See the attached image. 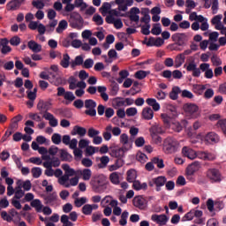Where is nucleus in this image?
<instances>
[{
  "label": "nucleus",
  "mask_w": 226,
  "mask_h": 226,
  "mask_svg": "<svg viewBox=\"0 0 226 226\" xmlns=\"http://www.w3.org/2000/svg\"><path fill=\"white\" fill-rule=\"evenodd\" d=\"M109 206H117V200H112V198L110 196H106L102 200V206H103V207H107V206H109Z\"/></svg>",
  "instance_id": "nucleus-36"
},
{
  "label": "nucleus",
  "mask_w": 226,
  "mask_h": 226,
  "mask_svg": "<svg viewBox=\"0 0 226 226\" xmlns=\"http://www.w3.org/2000/svg\"><path fill=\"white\" fill-rule=\"evenodd\" d=\"M130 77V72L127 70H123L119 72V78L117 79L118 84H123L124 82V79H128Z\"/></svg>",
  "instance_id": "nucleus-47"
},
{
  "label": "nucleus",
  "mask_w": 226,
  "mask_h": 226,
  "mask_svg": "<svg viewBox=\"0 0 226 226\" xmlns=\"http://www.w3.org/2000/svg\"><path fill=\"white\" fill-rule=\"evenodd\" d=\"M136 160L139 162V163H146L147 162V155L142 152H138L136 154Z\"/></svg>",
  "instance_id": "nucleus-59"
},
{
  "label": "nucleus",
  "mask_w": 226,
  "mask_h": 226,
  "mask_svg": "<svg viewBox=\"0 0 226 226\" xmlns=\"http://www.w3.org/2000/svg\"><path fill=\"white\" fill-rule=\"evenodd\" d=\"M112 125L109 124L108 126H106L105 128V132L102 133V137L104 139V140H110V139H112Z\"/></svg>",
  "instance_id": "nucleus-46"
},
{
  "label": "nucleus",
  "mask_w": 226,
  "mask_h": 226,
  "mask_svg": "<svg viewBox=\"0 0 226 226\" xmlns=\"http://www.w3.org/2000/svg\"><path fill=\"white\" fill-rule=\"evenodd\" d=\"M84 64V57L82 56H77L73 61L71 62V67L80 66Z\"/></svg>",
  "instance_id": "nucleus-53"
},
{
  "label": "nucleus",
  "mask_w": 226,
  "mask_h": 226,
  "mask_svg": "<svg viewBox=\"0 0 226 226\" xmlns=\"http://www.w3.org/2000/svg\"><path fill=\"white\" fill-rule=\"evenodd\" d=\"M217 127L221 128L222 132H224L226 130V118L219 119L217 122Z\"/></svg>",
  "instance_id": "nucleus-64"
},
{
  "label": "nucleus",
  "mask_w": 226,
  "mask_h": 226,
  "mask_svg": "<svg viewBox=\"0 0 226 226\" xmlns=\"http://www.w3.org/2000/svg\"><path fill=\"white\" fill-rule=\"evenodd\" d=\"M186 57L183 54H179L178 56H176L175 58V68H181L183 64H185V60Z\"/></svg>",
  "instance_id": "nucleus-41"
},
{
  "label": "nucleus",
  "mask_w": 226,
  "mask_h": 226,
  "mask_svg": "<svg viewBox=\"0 0 226 226\" xmlns=\"http://www.w3.org/2000/svg\"><path fill=\"white\" fill-rule=\"evenodd\" d=\"M77 176H79L83 181H90L93 177V171L90 169L78 170Z\"/></svg>",
  "instance_id": "nucleus-13"
},
{
  "label": "nucleus",
  "mask_w": 226,
  "mask_h": 226,
  "mask_svg": "<svg viewBox=\"0 0 226 226\" xmlns=\"http://www.w3.org/2000/svg\"><path fill=\"white\" fill-rule=\"evenodd\" d=\"M60 222L63 226H73V222H70V217L66 215L61 216Z\"/></svg>",
  "instance_id": "nucleus-61"
},
{
  "label": "nucleus",
  "mask_w": 226,
  "mask_h": 226,
  "mask_svg": "<svg viewBox=\"0 0 226 226\" xmlns=\"http://www.w3.org/2000/svg\"><path fill=\"white\" fill-rule=\"evenodd\" d=\"M37 109L40 110V112H46V110L50 109V104L49 102L40 101L37 104Z\"/></svg>",
  "instance_id": "nucleus-51"
},
{
  "label": "nucleus",
  "mask_w": 226,
  "mask_h": 226,
  "mask_svg": "<svg viewBox=\"0 0 226 226\" xmlns=\"http://www.w3.org/2000/svg\"><path fill=\"white\" fill-rule=\"evenodd\" d=\"M117 15H119V12L116 10H113L109 12V15L106 17V22L107 24H114L116 20H118L119 18H117Z\"/></svg>",
  "instance_id": "nucleus-29"
},
{
  "label": "nucleus",
  "mask_w": 226,
  "mask_h": 226,
  "mask_svg": "<svg viewBox=\"0 0 226 226\" xmlns=\"http://www.w3.org/2000/svg\"><path fill=\"white\" fill-rule=\"evenodd\" d=\"M185 6V12L190 13V11H192V10H193L197 6V4H195V1L193 0H186Z\"/></svg>",
  "instance_id": "nucleus-56"
},
{
  "label": "nucleus",
  "mask_w": 226,
  "mask_h": 226,
  "mask_svg": "<svg viewBox=\"0 0 226 226\" xmlns=\"http://www.w3.org/2000/svg\"><path fill=\"white\" fill-rule=\"evenodd\" d=\"M27 45H28V49L32 50V52H35V53L41 52V45L38 44L36 41H28Z\"/></svg>",
  "instance_id": "nucleus-30"
},
{
  "label": "nucleus",
  "mask_w": 226,
  "mask_h": 226,
  "mask_svg": "<svg viewBox=\"0 0 226 226\" xmlns=\"http://www.w3.org/2000/svg\"><path fill=\"white\" fill-rule=\"evenodd\" d=\"M181 147L177 139L173 138H167L163 142V151L166 154H174L177 153Z\"/></svg>",
  "instance_id": "nucleus-3"
},
{
  "label": "nucleus",
  "mask_w": 226,
  "mask_h": 226,
  "mask_svg": "<svg viewBox=\"0 0 226 226\" xmlns=\"http://www.w3.org/2000/svg\"><path fill=\"white\" fill-rule=\"evenodd\" d=\"M137 179V170H129L127 171V181L128 183H134Z\"/></svg>",
  "instance_id": "nucleus-50"
},
{
  "label": "nucleus",
  "mask_w": 226,
  "mask_h": 226,
  "mask_svg": "<svg viewBox=\"0 0 226 226\" xmlns=\"http://www.w3.org/2000/svg\"><path fill=\"white\" fill-rule=\"evenodd\" d=\"M94 209H98V205L87 204V205L83 206V207H82L83 215H91V213H93Z\"/></svg>",
  "instance_id": "nucleus-38"
},
{
  "label": "nucleus",
  "mask_w": 226,
  "mask_h": 226,
  "mask_svg": "<svg viewBox=\"0 0 226 226\" xmlns=\"http://www.w3.org/2000/svg\"><path fill=\"white\" fill-rule=\"evenodd\" d=\"M85 109H87L85 111L87 116H91V117H94V116H96V102L93 99L85 100Z\"/></svg>",
  "instance_id": "nucleus-7"
},
{
  "label": "nucleus",
  "mask_w": 226,
  "mask_h": 226,
  "mask_svg": "<svg viewBox=\"0 0 226 226\" xmlns=\"http://www.w3.org/2000/svg\"><path fill=\"white\" fill-rule=\"evenodd\" d=\"M207 177L211 183H220L222 181V174L216 169H210L207 172Z\"/></svg>",
  "instance_id": "nucleus-8"
},
{
  "label": "nucleus",
  "mask_w": 226,
  "mask_h": 226,
  "mask_svg": "<svg viewBox=\"0 0 226 226\" xmlns=\"http://www.w3.org/2000/svg\"><path fill=\"white\" fill-rule=\"evenodd\" d=\"M182 154L186 158H189V160H195V158H197V152L192 148H190V147H184L182 148Z\"/></svg>",
  "instance_id": "nucleus-18"
},
{
  "label": "nucleus",
  "mask_w": 226,
  "mask_h": 226,
  "mask_svg": "<svg viewBox=\"0 0 226 226\" xmlns=\"http://www.w3.org/2000/svg\"><path fill=\"white\" fill-rule=\"evenodd\" d=\"M140 13V9L137 7H132L130 11L129 19L132 22H139L140 20V17L139 14Z\"/></svg>",
  "instance_id": "nucleus-22"
},
{
  "label": "nucleus",
  "mask_w": 226,
  "mask_h": 226,
  "mask_svg": "<svg viewBox=\"0 0 226 226\" xmlns=\"http://www.w3.org/2000/svg\"><path fill=\"white\" fill-rule=\"evenodd\" d=\"M59 185H62V186H64L65 188H70V177L67 175H62L58 178Z\"/></svg>",
  "instance_id": "nucleus-37"
},
{
  "label": "nucleus",
  "mask_w": 226,
  "mask_h": 226,
  "mask_svg": "<svg viewBox=\"0 0 226 226\" xmlns=\"http://www.w3.org/2000/svg\"><path fill=\"white\" fill-rule=\"evenodd\" d=\"M109 181L110 183H112V185H120L121 183V180L119 178V173L118 172H112L110 175H109Z\"/></svg>",
  "instance_id": "nucleus-45"
},
{
  "label": "nucleus",
  "mask_w": 226,
  "mask_h": 226,
  "mask_svg": "<svg viewBox=\"0 0 226 226\" xmlns=\"http://www.w3.org/2000/svg\"><path fill=\"white\" fill-rule=\"evenodd\" d=\"M192 89L196 94H202L206 91V85H193Z\"/></svg>",
  "instance_id": "nucleus-57"
},
{
  "label": "nucleus",
  "mask_w": 226,
  "mask_h": 226,
  "mask_svg": "<svg viewBox=\"0 0 226 226\" xmlns=\"http://www.w3.org/2000/svg\"><path fill=\"white\" fill-rule=\"evenodd\" d=\"M86 133H87V130L79 125H75L71 132L72 135H79V137H86Z\"/></svg>",
  "instance_id": "nucleus-23"
},
{
  "label": "nucleus",
  "mask_w": 226,
  "mask_h": 226,
  "mask_svg": "<svg viewBox=\"0 0 226 226\" xmlns=\"http://www.w3.org/2000/svg\"><path fill=\"white\" fill-rule=\"evenodd\" d=\"M8 43H10V41H8V39L6 38L1 39L0 45L2 47V49H1L2 54L6 55L11 52V47H10Z\"/></svg>",
  "instance_id": "nucleus-26"
},
{
  "label": "nucleus",
  "mask_w": 226,
  "mask_h": 226,
  "mask_svg": "<svg viewBox=\"0 0 226 226\" xmlns=\"http://www.w3.org/2000/svg\"><path fill=\"white\" fill-rule=\"evenodd\" d=\"M197 139H200L205 144H218L220 142V136L215 132H210L207 133L204 137L202 134H198Z\"/></svg>",
  "instance_id": "nucleus-6"
},
{
  "label": "nucleus",
  "mask_w": 226,
  "mask_h": 226,
  "mask_svg": "<svg viewBox=\"0 0 226 226\" xmlns=\"http://www.w3.org/2000/svg\"><path fill=\"white\" fill-rule=\"evenodd\" d=\"M152 34H154V36H159V34H162V25L160 24H154L151 30Z\"/></svg>",
  "instance_id": "nucleus-60"
},
{
  "label": "nucleus",
  "mask_w": 226,
  "mask_h": 226,
  "mask_svg": "<svg viewBox=\"0 0 226 226\" xmlns=\"http://www.w3.org/2000/svg\"><path fill=\"white\" fill-rule=\"evenodd\" d=\"M123 165H124V161H123V159H118L115 162L114 164L108 166V170L109 172H116V170H119Z\"/></svg>",
  "instance_id": "nucleus-28"
},
{
  "label": "nucleus",
  "mask_w": 226,
  "mask_h": 226,
  "mask_svg": "<svg viewBox=\"0 0 226 226\" xmlns=\"http://www.w3.org/2000/svg\"><path fill=\"white\" fill-rule=\"evenodd\" d=\"M112 107L114 109H121V107H124V100L119 97L115 98L112 102Z\"/></svg>",
  "instance_id": "nucleus-48"
},
{
  "label": "nucleus",
  "mask_w": 226,
  "mask_h": 226,
  "mask_svg": "<svg viewBox=\"0 0 226 226\" xmlns=\"http://www.w3.org/2000/svg\"><path fill=\"white\" fill-rule=\"evenodd\" d=\"M165 43V41L161 37L154 39L150 38L147 42V47H162Z\"/></svg>",
  "instance_id": "nucleus-27"
},
{
  "label": "nucleus",
  "mask_w": 226,
  "mask_h": 226,
  "mask_svg": "<svg viewBox=\"0 0 226 226\" xmlns=\"http://www.w3.org/2000/svg\"><path fill=\"white\" fill-rule=\"evenodd\" d=\"M200 170V162H194L187 166L186 175L193 176V174H195V172H199Z\"/></svg>",
  "instance_id": "nucleus-17"
},
{
  "label": "nucleus",
  "mask_w": 226,
  "mask_h": 226,
  "mask_svg": "<svg viewBox=\"0 0 226 226\" xmlns=\"http://www.w3.org/2000/svg\"><path fill=\"white\" fill-rule=\"evenodd\" d=\"M132 204L138 209H146L147 207V201L142 196H136L132 200Z\"/></svg>",
  "instance_id": "nucleus-11"
},
{
  "label": "nucleus",
  "mask_w": 226,
  "mask_h": 226,
  "mask_svg": "<svg viewBox=\"0 0 226 226\" xmlns=\"http://www.w3.org/2000/svg\"><path fill=\"white\" fill-rule=\"evenodd\" d=\"M68 84L69 89H71V91L77 89V87L79 88L75 91V94L78 96V98H82V96H84V94H86V91H84V89L87 87V85L85 81H79L77 78L71 76L68 79Z\"/></svg>",
  "instance_id": "nucleus-2"
},
{
  "label": "nucleus",
  "mask_w": 226,
  "mask_h": 226,
  "mask_svg": "<svg viewBox=\"0 0 226 226\" xmlns=\"http://www.w3.org/2000/svg\"><path fill=\"white\" fill-rule=\"evenodd\" d=\"M111 8H112V5L109 3L105 2L104 4H102V7L100 8V11L102 15H106L110 11Z\"/></svg>",
  "instance_id": "nucleus-55"
},
{
  "label": "nucleus",
  "mask_w": 226,
  "mask_h": 226,
  "mask_svg": "<svg viewBox=\"0 0 226 226\" xmlns=\"http://www.w3.org/2000/svg\"><path fill=\"white\" fill-rule=\"evenodd\" d=\"M22 3H24V0H11L6 4V9L9 11H15L20 8Z\"/></svg>",
  "instance_id": "nucleus-20"
},
{
  "label": "nucleus",
  "mask_w": 226,
  "mask_h": 226,
  "mask_svg": "<svg viewBox=\"0 0 226 226\" xmlns=\"http://www.w3.org/2000/svg\"><path fill=\"white\" fill-rule=\"evenodd\" d=\"M184 66L187 70V72H192V77H196V78L200 77L201 72H200V69L198 68L197 63H195V60H192L188 64H185Z\"/></svg>",
  "instance_id": "nucleus-10"
},
{
  "label": "nucleus",
  "mask_w": 226,
  "mask_h": 226,
  "mask_svg": "<svg viewBox=\"0 0 226 226\" xmlns=\"http://www.w3.org/2000/svg\"><path fill=\"white\" fill-rule=\"evenodd\" d=\"M24 119V117L22 115H17L11 119V126L12 128H18L19 127V123Z\"/></svg>",
  "instance_id": "nucleus-58"
},
{
  "label": "nucleus",
  "mask_w": 226,
  "mask_h": 226,
  "mask_svg": "<svg viewBox=\"0 0 226 226\" xmlns=\"http://www.w3.org/2000/svg\"><path fill=\"white\" fill-rule=\"evenodd\" d=\"M152 222H154V223H157V225H167V222H169V217L165 215H151Z\"/></svg>",
  "instance_id": "nucleus-12"
},
{
  "label": "nucleus",
  "mask_w": 226,
  "mask_h": 226,
  "mask_svg": "<svg viewBox=\"0 0 226 226\" xmlns=\"http://www.w3.org/2000/svg\"><path fill=\"white\" fill-rule=\"evenodd\" d=\"M141 116L143 119H146L147 121H151V119L154 117V112L153 111V109L146 107L143 109Z\"/></svg>",
  "instance_id": "nucleus-25"
},
{
  "label": "nucleus",
  "mask_w": 226,
  "mask_h": 226,
  "mask_svg": "<svg viewBox=\"0 0 226 226\" xmlns=\"http://www.w3.org/2000/svg\"><path fill=\"white\" fill-rule=\"evenodd\" d=\"M66 29H68V21H66L65 19H62L58 23V26L56 27V33L61 34V33L66 31Z\"/></svg>",
  "instance_id": "nucleus-40"
},
{
  "label": "nucleus",
  "mask_w": 226,
  "mask_h": 226,
  "mask_svg": "<svg viewBox=\"0 0 226 226\" xmlns=\"http://www.w3.org/2000/svg\"><path fill=\"white\" fill-rule=\"evenodd\" d=\"M132 188L136 192H140V190H147V183H140V181L136 180L132 182Z\"/></svg>",
  "instance_id": "nucleus-32"
},
{
  "label": "nucleus",
  "mask_w": 226,
  "mask_h": 226,
  "mask_svg": "<svg viewBox=\"0 0 226 226\" xmlns=\"http://www.w3.org/2000/svg\"><path fill=\"white\" fill-rule=\"evenodd\" d=\"M149 132L150 134L162 135L163 133V128L160 124H154L150 128Z\"/></svg>",
  "instance_id": "nucleus-42"
},
{
  "label": "nucleus",
  "mask_w": 226,
  "mask_h": 226,
  "mask_svg": "<svg viewBox=\"0 0 226 226\" xmlns=\"http://www.w3.org/2000/svg\"><path fill=\"white\" fill-rule=\"evenodd\" d=\"M51 140H52L53 144L59 146V144H61V140H63V138L61 137V134L54 133L51 137Z\"/></svg>",
  "instance_id": "nucleus-62"
},
{
  "label": "nucleus",
  "mask_w": 226,
  "mask_h": 226,
  "mask_svg": "<svg viewBox=\"0 0 226 226\" xmlns=\"http://www.w3.org/2000/svg\"><path fill=\"white\" fill-rule=\"evenodd\" d=\"M128 216H130V213L128 211H124L121 215V218L119 220V225L121 226H126L128 223Z\"/></svg>",
  "instance_id": "nucleus-54"
},
{
  "label": "nucleus",
  "mask_w": 226,
  "mask_h": 226,
  "mask_svg": "<svg viewBox=\"0 0 226 226\" xmlns=\"http://www.w3.org/2000/svg\"><path fill=\"white\" fill-rule=\"evenodd\" d=\"M99 151H100V147L88 146L86 148L85 153H86L87 156H93V154H95V153H99Z\"/></svg>",
  "instance_id": "nucleus-52"
},
{
  "label": "nucleus",
  "mask_w": 226,
  "mask_h": 226,
  "mask_svg": "<svg viewBox=\"0 0 226 226\" xmlns=\"http://www.w3.org/2000/svg\"><path fill=\"white\" fill-rule=\"evenodd\" d=\"M120 144H122V147H124V149H129V151L132 149V142H130V138L126 133L120 135Z\"/></svg>",
  "instance_id": "nucleus-21"
},
{
  "label": "nucleus",
  "mask_w": 226,
  "mask_h": 226,
  "mask_svg": "<svg viewBox=\"0 0 226 226\" xmlns=\"http://www.w3.org/2000/svg\"><path fill=\"white\" fill-rule=\"evenodd\" d=\"M43 117L46 119V121H49V126H52V128H56L57 124H59V121L54 115H52L50 112H45L43 114Z\"/></svg>",
  "instance_id": "nucleus-19"
},
{
  "label": "nucleus",
  "mask_w": 226,
  "mask_h": 226,
  "mask_svg": "<svg viewBox=\"0 0 226 226\" xmlns=\"http://www.w3.org/2000/svg\"><path fill=\"white\" fill-rule=\"evenodd\" d=\"M90 185L95 193H103L109 186L107 176L99 175L93 177L90 180Z\"/></svg>",
  "instance_id": "nucleus-1"
},
{
  "label": "nucleus",
  "mask_w": 226,
  "mask_h": 226,
  "mask_svg": "<svg viewBox=\"0 0 226 226\" xmlns=\"http://www.w3.org/2000/svg\"><path fill=\"white\" fill-rule=\"evenodd\" d=\"M151 73V72L149 71H137L135 73H134V77L135 79H138V80H142L144 79H146L147 77V75H149Z\"/></svg>",
  "instance_id": "nucleus-44"
},
{
  "label": "nucleus",
  "mask_w": 226,
  "mask_h": 226,
  "mask_svg": "<svg viewBox=\"0 0 226 226\" xmlns=\"http://www.w3.org/2000/svg\"><path fill=\"white\" fill-rule=\"evenodd\" d=\"M187 137L191 139L192 144H197L200 139H197V134L192 131V129L186 130Z\"/></svg>",
  "instance_id": "nucleus-49"
},
{
  "label": "nucleus",
  "mask_w": 226,
  "mask_h": 226,
  "mask_svg": "<svg viewBox=\"0 0 226 226\" xmlns=\"http://www.w3.org/2000/svg\"><path fill=\"white\" fill-rule=\"evenodd\" d=\"M62 169L64 171L65 176L69 177H72V176H77V171L73 170V168L70 167L68 164H63Z\"/></svg>",
  "instance_id": "nucleus-31"
},
{
  "label": "nucleus",
  "mask_w": 226,
  "mask_h": 226,
  "mask_svg": "<svg viewBox=\"0 0 226 226\" xmlns=\"http://www.w3.org/2000/svg\"><path fill=\"white\" fill-rule=\"evenodd\" d=\"M173 41H176L177 45H185L188 41V35L186 34H174L171 36Z\"/></svg>",
  "instance_id": "nucleus-15"
},
{
  "label": "nucleus",
  "mask_w": 226,
  "mask_h": 226,
  "mask_svg": "<svg viewBox=\"0 0 226 226\" xmlns=\"http://www.w3.org/2000/svg\"><path fill=\"white\" fill-rule=\"evenodd\" d=\"M146 102L147 103V105L152 107V109H153V110H154V112H158V110H160V103H158L156 99L148 98L146 100Z\"/></svg>",
  "instance_id": "nucleus-33"
},
{
  "label": "nucleus",
  "mask_w": 226,
  "mask_h": 226,
  "mask_svg": "<svg viewBox=\"0 0 226 226\" xmlns=\"http://www.w3.org/2000/svg\"><path fill=\"white\" fill-rule=\"evenodd\" d=\"M45 204L54 206L57 202V192H52L44 196Z\"/></svg>",
  "instance_id": "nucleus-24"
},
{
  "label": "nucleus",
  "mask_w": 226,
  "mask_h": 226,
  "mask_svg": "<svg viewBox=\"0 0 226 226\" xmlns=\"http://www.w3.org/2000/svg\"><path fill=\"white\" fill-rule=\"evenodd\" d=\"M196 158H199L200 160L211 162L216 159V155H215L212 153L199 151L198 153L196 152Z\"/></svg>",
  "instance_id": "nucleus-14"
},
{
  "label": "nucleus",
  "mask_w": 226,
  "mask_h": 226,
  "mask_svg": "<svg viewBox=\"0 0 226 226\" xmlns=\"http://www.w3.org/2000/svg\"><path fill=\"white\" fill-rule=\"evenodd\" d=\"M70 55H68V53H65L63 55V57L60 61V66H62V68H69L70 65L72 66V63H70Z\"/></svg>",
  "instance_id": "nucleus-35"
},
{
  "label": "nucleus",
  "mask_w": 226,
  "mask_h": 226,
  "mask_svg": "<svg viewBox=\"0 0 226 226\" xmlns=\"http://www.w3.org/2000/svg\"><path fill=\"white\" fill-rule=\"evenodd\" d=\"M39 154L42 155V160H49V155H47V153H49V150L45 147H39V149L37 150Z\"/></svg>",
  "instance_id": "nucleus-63"
},
{
  "label": "nucleus",
  "mask_w": 226,
  "mask_h": 226,
  "mask_svg": "<svg viewBox=\"0 0 226 226\" xmlns=\"http://www.w3.org/2000/svg\"><path fill=\"white\" fill-rule=\"evenodd\" d=\"M129 149H125L124 147L119 148H113L110 152V156L113 158H119L121 160L124 156L125 153H128Z\"/></svg>",
  "instance_id": "nucleus-16"
},
{
  "label": "nucleus",
  "mask_w": 226,
  "mask_h": 226,
  "mask_svg": "<svg viewBox=\"0 0 226 226\" xmlns=\"http://www.w3.org/2000/svg\"><path fill=\"white\" fill-rule=\"evenodd\" d=\"M69 26L78 31L84 29V18L79 12H72L69 18Z\"/></svg>",
  "instance_id": "nucleus-5"
},
{
  "label": "nucleus",
  "mask_w": 226,
  "mask_h": 226,
  "mask_svg": "<svg viewBox=\"0 0 226 226\" xmlns=\"http://www.w3.org/2000/svg\"><path fill=\"white\" fill-rule=\"evenodd\" d=\"M167 183V177L163 176H160L157 177L153 178L149 182V186H156V192H160L162 190V186H165V184Z\"/></svg>",
  "instance_id": "nucleus-9"
},
{
  "label": "nucleus",
  "mask_w": 226,
  "mask_h": 226,
  "mask_svg": "<svg viewBox=\"0 0 226 226\" xmlns=\"http://www.w3.org/2000/svg\"><path fill=\"white\" fill-rule=\"evenodd\" d=\"M31 207H34L37 213H41L43 204H41V201L40 200H33L31 202Z\"/></svg>",
  "instance_id": "nucleus-43"
},
{
  "label": "nucleus",
  "mask_w": 226,
  "mask_h": 226,
  "mask_svg": "<svg viewBox=\"0 0 226 226\" xmlns=\"http://www.w3.org/2000/svg\"><path fill=\"white\" fill-rule=\"evenodd\" d=\"M181 93V88L179 87H173L171 92L170 93V100H177L179 98V94Z\"/></svg>",
  "instance_id": "nucleus-39"
},
{
  "label": "nucleus",
  "mask_w": 226,
  "mask_h": 226,
  "mask_svg": "<svg viewBox=\"0 0 226 226\" xmlns=\"http://www.w3.org/2000/svg\"><path fill=\"white\" fill-rule=\"evenodd\" d=\"M98 160H100V162H101L98 164L99 169H105V167H107V165H109V162H110V158L107 155H103L101 158L96 157V162H98Z\"/></svg>",
  "instance_id": "nucleus-34"
},
{
  "label": "nucleus",
  "mask_w": 226,
  "mask_h": 226,
  "mask_svg": "<svg viewBox=\"0 0 226 226\" xmlns=\"http://www.w3.org/2000/svg\"><path fill=\"white\" fill-rule=\"evenodd\" d=\"M183 110L186 117L189 119H198V117L200 116V109L195 103L184 104Z\"/></svg>",
  "instance_id": "nucleus-4"
}]
</instances>
